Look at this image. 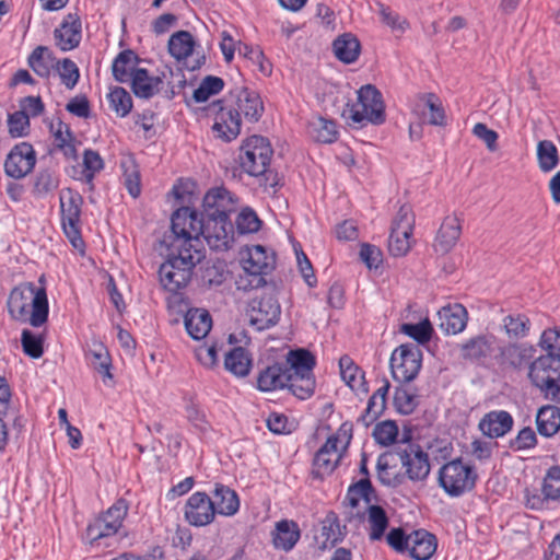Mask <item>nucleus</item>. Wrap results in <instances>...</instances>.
<instances>
[{
    "label": "nucleus",
    "instance_id": "35",
    "mask_svg": "<svg viewBox=\"0 0 560 560\" xmlns=\"http://www.w3.org/2000/svg\"><path fill=\"white\" fill-rule=\"evenodd\" d=\"M139 57L131 49L122 50L114 59L112 65L113 77L120 83H128L133 78L138 67Z\"/></svg>",
    "mask_w": 560,
    "mask_h": 560
},
{
    "label": "nucleus",
    "instance_id": "11",
    "mask_svg": "<svg viewBox=\"0 0 560 560\" xmlns=\"http://www.w3.org/2000/svg\"><path fill=\"white\" fill-rule=\"evenodd\" d=\"M128 505L125 500H117L102 516L94 520L86 528L90 544L115 535L127 515Z\"/></svg>",
    "mask_w": 560,
    "mask_h": 560
},
{
    "label": "nucleus",
    "instance_id": "26",
    "mask_svg": "<svg viewBox=\"0 0 560 560\" xmlns=\"http://www.w3.org/2000/svg\"><path fill=\"white\" fill-rule=\"evenodd\" d=\"M462 233L460 221L456 215H447L435 236L434 249L440 254L450 253L456 245Z\"/></svg>",
    "mask_w": 560,
    "mask_h": 560
},
{
    "label": "nucleus",
    "instance_id": "18",
    "mask_svg": "<svg viewBox=\"0 0 560 560\" xmlns=\"http://www.w3.org/2000/svg\"><path fill=\"white\" fill-rule=\"evenodd\" d=\"M249 310L250 323L262 330L277 324L280 316V305L271 295H264L252 300Z\"/></svg>",
    "mask_w": 560,
    "mask_h": 560
},
{
    "label": "nucleus",
    "instance_id": "49",
    "mask_svg": "<svg viewBox=\"0 0 560 560\" xmlns=\"http://www.w3.org/2000/svg\"><path fill=\"white\" fill-rule=\"evenodd\" d=\"M340 375L351 389H359L363 384L364 374L352 359L343 355L339 360Z\"/></svg>",
    "mask_w": 560,
    "mask_h": 560
},
{
    "label": "nucleus",
    "instance_id": "21",
    "mask_svg": "<svg viewBox=\"0 0 560 560\" xmlns=\"http://www.w3.org/2000/svg\"><path fill=\"white\" fill-rule=\"evenodd\" d=\"M56 46L61 51H69L80 45L82 23L77 13H68L60 25L54 31Z\"/></svg>",
    "mask_w": 560,
    "mask_h": 560
},
{
    "label": "nucleus",
    "instance_id": "32",
    "mask_svg": "<svg viewBox=\"0 0 560 560\" xmlns=\"http://www.w3.org/2000/svg\"><path fill=\"white\" fill-rule=\"evenodd\" d=\"M234 201L231 192L218 187L210 189L203 197V207L209 215L229 214L234 210Z\"/></svg>",
    "mask_w": 560,
    "mask_h": 560
},
{
    "label": "nucleus",
    "instance_id": "63",
    "mask_svg": "<svg viewBox=\"0 0 560 560\" xmlns=\"http://www.w3.org/2000/svg\"><path fill=\"white\" fill-rule=\"evenodd\" d=\"M21 342L24 352L34 358L37 359L42 357L43 354V338L40 336H37L33 334L32 331L24 329L22 331Z\"/></svg>",
    "mask_w": 560,
    "mask_h": 560
},
{
    "label": "nucleus",
    "instance_id": "56",
    "mask_svg": "<svg viewBox=\"0 0 560 560\" xmlns=\"http://www.w3.org/2000/svg\"><path fill=\"white\" fill-rule=\"evenodd\" d=\"M394 405L401 415H410L418 406V397L409 388L399 386L395 390Z\"/></svg>",
    "mask_w": 560,
    "mask_h": 560
},
{
    "label": "nucleus",
    "instance_id": "10",
    "mask_svg": "<svg viewBox=\"0 0 560 560\" xmlns=\"http://www.w3.org/2000/svg\"><path fill=\"white\" fill-rule=\"evenodd\" d=\"M422 351L418 345L405 343L396 348L390 357L394 380L400 383L413 381L420 372Z\"/></svg>",
    "mask_w": 560,
    "mask_h": 560
},
{
    "label": "nucleus",
    "instance_id": "8",
    "mask_svg": "<svg viewBox=\"0 0 560 560\" xmlns=\"http://www.w3.org/2000/svg\"><path fill=\"white\" fill-rule=\"evenodd\" d=\"M273 150L268 139L252 136L244 140L240 152V165L250 176L265 175L270 164Z\"/></svg>",
    "mask_w": 560,
    "mask_h": 560
},
{
    "label": "nucleus",
    "instance_id": "47",
    "mask_svg": "<svg viewBox=\"0 0 560 560\" xmlns=\"http://www.w3.org/2000/svg\"><path fill=\"white\" fill-rule=\"evenodd\" d=\"M368 522L370 525L369 537L371 540H380L383 538L388 527V517L384 509L380 505L370 504L368 506Z\"/></svg>",
    "mask_w": 560,
    "mask_h": 560
},
{
    "label": "nucleus",
    "instance_id": "40",
    "mask_svg": "<svg viewBox=\"0 0 560 560\" xmlns=\"http://www.w3.org/2000/svg\"><path fill=\"white\" fill-rule=\"evenodd\" d=\"M86 359L89 360L90 365L100 373L103 378H112L113 375L110 373V355L107 348L98 341H93L92 346L86 352Z\"/></svg>",
    "mask_w": 560,
    "mask_h": 560
},
{
    "label": "nucleus",
    "instance_id": "55",
    "mask_svg": "<svg viewBox=\"0 0 560 560\" xmlns=\"http://www.w3.org/2000/svg\"><path fill=\"white\" fill-rule=\"evenodd\" d=\"M108 101L110 108L120 117H126L132 109V98L124 88H114L108 94Z\"/></svg>",
    "mask_w": 560,
    "mask_h": 560
},
{
    "label": "nucleus",
    "instance_id": "37",
    "mask_svg": "<svg viewBox=\"0 0 560 560\" xmlns=\"http://www.w3.org/2000/svg\"><path fill=\"white\" fill-rule=\"evenodd\" d=\"M130 84L137 97L148 100L160 91L162 79L160 77L150 75L149 72L142 68L133 73Z\"/></svg>",
    "mask_w": 560,
    "mask_h": 560
},
{
    "label": "nucleus",
    "instance_id": "42",
    "mask_svg": "<svg viewBox=\"0 0 560 560\" xmlns=\"http://www.w3.org/2000/svg\"><path fill=\"white\" fill-rule=\"evenodd\" d=\"M501 328L509 339H522L529 334L530 320L525 314L511 313L502 318Z\"/></svg>",
    "mask_w": 560,
    "mask_h": 560
},
{
    "label": "nucleus",
    "instance_id": "52",
    "mask_svg": "<svg viewBox=\"0 0 560 560\" xmlns=\"http://www.w3.org/2000/svg\"><path fill=\"white\" fill-rule=\"evenodd\" d=\"M412 232L392 229L388 240V250L393 256H405L411 247Z\"/></svg>",
    "mask_w": 560,
    "mask_h": 560
},
{
    "label": "nucleus",
    "instance_id": "39",
    "mask_svg": "<svg viewBox=\"0 0 560 560\" xmlns=\"http://www.w3.org/2000/svg\"><path fill=\"white\" fill-rule=\"evenodd\" d=\"M167 47L176 60H187L195 51L196 40L188 31H178L170 37Z\"/></svg>",
    "mask_w": 560,
    "mask_h": 560
},
{
    "label": "nucleus",
    "instance_id": "31",
    "mask_svg": "<svg viewBox=\"0 0 560 560\" xmlns=\"http://www.w3.org/2000/svg\"><path fill=\"white\" fill-rule=\"evenodd\" d=\"M436 538L425 529L413 530L409 534L408 552L415 560H429L436 550Z\"/></svg>",
    "mask_w": 560,
    "mask_h": 560
},
{
    "label": "nucleus",
    "instance_id": "2",
    "mask_svg": "<svg viewBox=\"0 0 560 560\" xmlns=\"http://www.w3.org/2000/svg\"><path fill=\"white\" fill-rule=\"evenodd\" d=\"M167 259L160 266V282L165 290L177 293L190 281L192 270L203 257V250L167 248Z\"/></svg>",
    "mask_w": 560,
    "mask_h": 560
},
{
    "label": "nucleus",
    "instance_id": "41",
    "mask_svg": "<svg viewBox=\"0 0 560 560\" xmlns=\"http://www.w3.org/2000/svg\"><path fill=\"white\" fill-rule=\"evenodd\" d=\"M320 535L324 538L319 545L320 550L331 549L343 539L346 534L335 513H329L324 518Z\"/></svg>",
    "mask_w": 560,
    "mask_h": 560
},
{
    "label": "nucleus",
    "instance_id": "22",
    "mask_svg": "<svg viewBox=\"0 0 560 560\" xmlns=\"http://www.w3.org/2000/svg\"><path fill=\"white\" fill-rule=\"evenodd\" d=\"M535 352V348L527 343H508L500 348L495 359L504 369L522 370L530 365Z\"/></svg>",
    "mask_w": 560,
    "mask_h": 560
},
{
    "label": "nucleus",
    "instance_id": "29",
    "mask_svg": "<svg viewBox=\"0 0 560 560\" xmlns=\"http://www.w3.org/2000/svg\"><path fill=\"white\" fill-rule=\"evenodd\" d=\"M238 117L243 115L249 121H258L264 113V104L256 91L241 89L236 95L235 105Z\"/></svg>",
    "mask_w": 560,
    "mask_h": 560
},
{
    "label": "nucleus",
    "instance_id": "33",
    "mask_svg": "<svg viewBox=\"0 0 560 560\" xmlns=\"http://www.w3.org/2000/svg\"><path fill=\"white\" fill-rule=\"evenodd\" d=\"M211 499L215 514L232 516L236 514L240 509L238 495L234 490L224 485H215Z\"/></svg>",
    "mask_w": 560,
    "mask_h": 560
},
{
    "label": "nucleus",
    "instance_id": "14",
    "mask_svg": "<svg viewBox=\"0 0 560 560\" xmlns=\"http://www.w3.org/2000/svg\"><path fill=\"white\" fill-rule=\"evenodd\" d=\"M241 257L244 271L255 277V285L259 287L265 283L262 275L272 270L275 265L273 254H268L261 245H252L241 253Z\"/></svg>",
    "mask_w": 560,
    "mask_h": 560
},
{
    "label": "nucleus",
    "instance_id": "6",
    "mask_svg": "<svg viewBox=\"0 0 560 560\" xmlns=\"http://www.w3.org/2000/svg\"><path fill=\"white\" fill-rule=\"evenodd\" d=\"M358 100L349 109V118L353 124L382 125L385 121V105L381 92L372 84L361 86Z\"/></svg>",
    "mask_w": 560,
    "mask_h": 560
},
{
    "label": "nucleus",
    "instance_id": "30",
    "mask_svg": "<svg viewBox=\"0 0 560 560\" xmlns=\"http://www.w3.org/2000/svg\"><path fill=\"white\" fill-rule=\"evenodd\" d=\"M415 112L421 116L423 121L432 126L446 125V115L442 102L433 93L423 95L417 103Z\"/></svg>",
    "mask_w": 560,
    "mask_h": 560
},
{
    "label": "nucleus",
    "instance_id": "4",
    "mask_svg": "<svg viewBox=\"0 0 560 560\" xmlns=\"http://www.w3.org/2000/svg\"><path fill=\"white\" fill-rule=\"evenodd\" d=\"M477 480L478 471L475 465L460 457L445 463L438 471V483L451 498H459L470 492Z\"/></svg>",
    "mask_w": 560,
    "mask_h": 560
},
{
    "label": "nucleus",
    "instance_id": "44",
    "mask_svg": "<svg viewBox=\"0 0 560 560\" xmlns=\"http://www.w3.org/2000/svg\"><path fill=\"white\" fill-rule=\"evenodd\" d=\"M224 365L234 375L246 376L250 371L252 359L244 348L235 347L225 354Z\"/></svg>",
    "mask_w": 560,
    "mask_h": 560
},
{
    "label": "nucleus",
    "instance_id": "51",
    "mask_svg": "<svg viewBox=\"0 0 560 560\" xmlns=\"http://www.w3.org/2000/svg\"><path fill=\"white\" fill-rule=\"evenodd\" d=\"M224 88V81L214 75H207L194 91L192 97L197 103L208 101L212 95L219 94Z\"/></svg>",
    "mask_w": 560,
    "mask_h": 560
},
{
    "label": "nucleus",
    "instance_id": "17",
    "mask_svg": "<svg viewBox=\"0 0 560 560\" xmlns=\"http://www.w3.org/2000/svg\"><path fill=\"white\" fill-rule=\"evenodd\" d=\"M36 155L33 147L27 142H21L13 147L4 162L8 176L20 179L25 177L34 168Z\"/></svg>",
    "mask_w": 560,
    "mask_h": 560
},
{
    "label": "nucleus",
    "instance_id": "24",
    "mask_svg": "<svg viewBox=\"0 0 560 560\" xmlns=\"http://www.w3.org/2000/svg\"><path fill=\"white\" fill-rule=\"evenodd\" d=\"M439 327L446 335L462 332L467 325V310L458 303L446 305L438 312Z\"/></svg>",
    "mask_w": 560,
    "mask_h": 560
},
{
    "label": "nucleus",
    "instance_id": "50",
    "mask_svg": "<svg viewBox=\"0 0 560 560\" xmlns=\"http://www.w3.org/2000/svg\"><path fill=\"white\" fill-rule=\"evenodd\" d=\"M55 71H57L66 89L73 90L75 88L80 79V70L74 61L69 58L57 59Z\"/></svg>",
    "mask_w": 560,
    "mask_h": 560
},
{
    "label": "nucleus",
    "instance_id": "5",
    "mask_svg": "<svg viewBox=\"0 0 560 560\" xmlns=\"http://www.w3.org/2000/svg\"><path fill=\"white\" fill-rule=\"evenodd\" d=\"M315 364V357L306 349L291 350L287 354L284 365L292 378L290 392L299 399H307L314 394Z\"/></svg>",
    "mask_w": 560,
    "mask_h": 560
},
{
    "label": "nucleus",
    "instance_id": "38",
    "mask_svg": "<svg viewBox=\"0 0 560 560\" xmlns=\"http://www.w3.org/2000/svg\"><path fill=\"white\" fill-rule=\"evenodd\" d=\"M332 49L337 59L343 63H352L359 58L361 45L354 35L345 33L334 40Z\"/></svg>",
    "mask_w": 560,
    "mask_h": 560
},
{
    "label": "nucleus",
    "instance_id": "28",
    "mask_svg": "<svg viewBox=\"0 0 560 560\" xmlns=\"http://www.w3.org/2000/svg\"><path fill=\"white\" fill-rule=\"evenodd\" d=\"M513 418L505 410L490 411L483 416L479 423L481 432L491 438H501L511 431Z\"/></svg>",
    "mask_w": 560,
    "mask_h": 560
},
{
    "label": "nucleus",
    "instance_id": "36",
    "mask_svg": "<svg viewBox=\"0 0 560 560\" xmlns=\"http://www.w3.org/2000/svg\"><path fill=\"white\" fill-rule=\"evenodd\" d=\"M27 63L38 77L48 79L55 71L57 58L48 47L38 46L28 56Z\"/></svg>",
    "mask_w": 560,
    "mask_h": 560
},
{
    "label": "nucleus",
    "instance_id": "12",
    "mask_svg": "<svg viewBox=\"0 0 560 560\" xmlns=\"http://www.w3.org/2000/svg\"><path fill=\"white\" fill-rule=\"evenodd\" d=\"M208 115L213 116L212 131L215 138L224 142L236 139L241 132V117L233 105H224L222 101L208 107Z\"/></svg>",
    "mask_w": 560,
    "mask_h": 560
},
{
    "label": "nucleus",
    "instance_id": "53",
    "mask_svg": "<svg viewBox=\"0 0 560 560\" xmlns=\"http://www.w3.org/2000/svg\"><path fill=\"white\" fill-rule=\"evenodd\" d=\"M400 331L412 338L420 345L429 342L432 338L433 327L428 318L417 324L405 323L400 326Z\"/></svg>",
    "mask_w": 560,
    "mask_h": 560
},
{
    "label": "nucleus",
    "instance_id": "27",
    "mask_svg": "<svg viewBox=\"0 0 560 560\" xmlns=\"http://www.w3.org/2000/svg\"><path fill=\"white\" fill-rule=\"evenodd\" d=\"M11 390L4 377L0 376V451L4 448L8 442L7 419L13 417V425L20 431L23 428L21 418L10 405Z\"/></svg>",
    "mask_w": 560,
    "mask_h": 560
},
{
    "label": "nucleus",
    "instance_id": "16",
    "mask_svg": "<svg viewBox=\"0 0 560 560\" xmlns=\"http://www.w3.org/2000/svg\"><path fill=\"white\" fill-rule=\"evenodd\" d=\"M405 474L411 481H424L431 470L428 454L420 445L410 444L398 453Z\"/></svg>",
    "mask_w": 560,
    "mask_h": 560
},
{
    "label": "nucleus",
    "instance_id": "3",
    "mask_svg": "<svg viewBox=\"0 0 560 560\" xmlns=\"http://www.w3.org/2000/svg\"><path fill=\"white\" fill-rule=\"evenodd\" d=\"M202 219L196 210L188 207L177 209L171 218V231L165 234L163 244L167 248L203 250L200 236Z\"/></svg>",
    "mask_w": 560,
    "mask_h": 560
},
{
    "label": "nucleus",
    "instance_id": "58",
    "mask_svg": "<svg viewBox=\"0 0 560 560\" xmlns=\"http://www.w3.org/2000/svg\"><path fill=\"white\" fill-rule=\"evenodd\" d=\"M373 436L383 446L392 445L398 436V427L394 421H383L375 425Z\"/></svg>",
    "mask_w": 560,
    "mask_h": 560
},
{
    "label": "nucleus",
    "instance_id": "23",
    "mask_svg": "<svg viewBox=\"0 0 560 560\" xmlns=\"http://www.w3.org/2000/svg\"><path fill=\"white\" fill-rule=\"evenodd\" d=\"M291 374L284 362H275L262 369L257 376V388L261 392H273L282 388L290 390Z\"/></svg>",
    "mask_w": 560,
    "mask_h": 560
},
{
    "label": "nucleus",
    "instance_id": "1",
    "mask_svg": "<svg viewBox=\"0 0 560 560\" xmlns=\"http://www.w3.org/2000/svg\"><path fill=\"white\" fill-rule=\"evenodd\" d=\"M10 316L21 323L39 327L48 318V300L44 288L37 289L33 283L14 288L8 299Z\"/></svg>",
    "mask_w": 560,
    "mask_h": 560
},
{
    "label": "nucleus",
    "instance_id": "43",
    "mask_svg": "<svg viewBox=\"0 0 560 560\" xmlns=\"http://www.w3.org/2000/svg\"><path fill=\"white\" fill-rule=\"evenodd\" d=\"M538 432L544 436H552L560 429V409L555 406L541 407L536 416Z\"/></svg>",
    "mask_w": 560,
    "mask_h": 560
},
{
    "label": "nucleus",
    "instance_id": "25",
    "mask_svg": "<svg viewBox=\"0 0 560 560\" xmlns=\"http://www.w3.org/2000/svg\"><path fill=\"white\" fill-rule=\"evenodd\" d=\"M272 545L276 549L291 551L301 538L299 524L293 520H281L271 532Z\"/></svg>",
    "mask_w": 560,
    "mask_h": 560
},
{
    "label": "nucleus",
    "instance_id": "57",
    "mask_svg": "<svg viewBox=\"0 0 560 560\" xmlns=\"http://www.w3.org/2000/svg\"><path fill=\"white\" fill-rule=\"evenodd\" d=\"M542 493L549 499V500H560V467L559 466H552L548 469L542 487H541Z\"/></svg>",
    "mask_w": 560,
    "mask_h": 560
},
{
    "label": "nucleus",
    "instance_id": "45",
    "mask_svg": "<svg viewBox=\"0 0 560 560\" xmlns=\"http://www.w3.org/2000/svg\"><path fill=\"white\" fill-rule=\"evenodd\" d=\"M537 162L542 173H550L560 162L557 147L551 140H540L537 143Z\"/></svg>",
    "mask_w": 560,
    "mask_h": 560
},
{
    "label": "nucleus",
    "instance_id": "48",
    "mask_svg": "<svg viewBox=\"0 0 560 560\" xmlns=\"http://www.w3.org/2000/svg\"><path fill=\"white\" fill-rule=\"evenodd\" d=\"M51 130L55 138V143L57 148H59L66 158L75 159L77 158V149L73 144V135L70 130V127L62 121H58L56 127L51 125Z\"/></svg>",
    "mask_w": 560,
    "mask_h": 560
},
{
    "label": "nucleus",
    "instance_id": "46",
    "mask_svg": "<svg viewBox=\"0 0 560 560\" xmlns=\"http://www.w3.org/2000/svg\"><path fill=\"white\" fill-rule=\"evenodd\" d=\"M311 137L317 142L332 143L337 140L338 131L335 121L318 117L308 125Z\"/></svg>",
    "mask_w": 560,
    "mask_h": 560
},
{
    "label": "nucleus",
    "instance_id": "54",
    "mask_svg": "<svg viewBox=\"0 0 560 560\" xmlns=\"http://www.w3.org/2000/svg\"><path fill=\"white\" fill-rule=\"evenodd\" d=\"M373 487L370 479L362 478L349 487L346 501L351 508H357L361 499H363L370 505Z\"/></svg>",
    "mask_w": 560,
    "mask_h": 560
},
{
    "label": "nucleus",
    "instance_id": "13",
    "mask_svg": "<svg viewBox=\"0 0 560 560\" xmlns=\"http://www.w3.org/2000/svg\"><path fill=\"white\" fill-rule=\"evenodd\" d=\"M210 248L226 250L234 240V228L229 214L209 215L202 220V234Z\"/></svg>",
    "mask_w": 560,
    "mask_h": 560
},
{
    "label": "nucleus",
    "instance_id": "9",
    "mask_svg": "<svg viewBox=\"0 0 560 560\" xmlns=\"http://www.w3.org/2000/svg\"><path fill=\"white\" fill-rule=\"evenodd\" d=\"M61 224L65 234L73 245L79 248L83 245L81 237V208L83 205L82 196L71 188L62 189L59 195Z\"/></svg>",
    "mask_w": 560,
    "mask_h": 560
},
{
    "label": "nucleus",
    "instance_id": "19",
    "mask_svg": "<svg viewBox=\"0 0 560 560\" xmlns=\"http://www.w3.org/2000/svg\"><path fill=\"white\" fill-rule=\"evenodd\" d=\"M497 338L492 335H478L471 337L459 346V355L471 363L485 364L492 357Z\"/></svg>",
    "mask_w": 560,
    "mask_h": 560
},
{
    "label": "nucleus",
    "instance_id": "59",
    "mask_svg": "<svg viewBox=\"0 0 560 560\" xmlns=\"http://www.w3.org/2000/svg\"><path fill=\"white\" fill-rule=\"evenodd\" d=\"M376 469L377 479L382 485L387 487H397L401 483V477L394 471L393 467L389 466L386 455H381L377 458Z\"/></svg>",
    "mask_w": 560,
    "mask_h": 560
},
{
    "label": "nucleus",
    "instance_id": "60",
    "mask_svg": "<svg viewBox=\"0 0 560 560\" xmlns=\"http://www.w3.org/2000/svg\"><path fill=\"white\" fill-rule=\"evenodd\" d=\"M124 168L122 180L128 192L137 198L141 192L140 174L133 163H122Z\"/></svg>",
    "mask_w": 560,
    "mask_h": 560
},
{
    "label": "nucleus",
    "instance_id": "20",
    "mask_svg": "<svg viewBox=\"0 0 560 560\" xmlns=\"http://www.w3.org/2000/svg\"><path fill=\"white\" fill-rule=\"evenodd\" d=\"M338 436L331 435L316 452L313 459V475L317 478L330 475L342 457Z\"/></svg>",
    "mask_w": 560,
    "mask_h": 560
},
{
    "label": "nucleus",
    "instance_id": "7",
    "mask_svg": "<svg viewBox=\"0 0 560 560\" xmlns=\"http://www.w3.org/2000/svg\"><path fill=\"white\" fill-rule=\"evenodd\" d=\"M528 376L547 398L560 402V357L540 355L530 363Z\"/></svg>",
    "mask_w": 560,
    "mask_h": 560
},
{
    "label": "nucleus",
    "instance_id": "64",
    "mask_svg": "<svg viewBox=\"0 0 560 560\" xmlns=\"http://www.w3.org/2000/svg\"><path fill=\"white\" fill-rule=\"evenodd\" d=\"M540 346L547 352L546 355L560 357V329L545 330L540 338Z\"/></svg>",
    "mask_w": 560,
    "mask_h": 560
},
{
    "label": "nucleus",
    "instance_id": "34",
    "mask_svg": "<svg viewBox=\"0 0 560 560\" xmlns=\"http://www.w3.org/2000/svg\"><path fill=\"white\" fill-rule=\"evenodd\" d=\"M185 327L191 338L200 340L209 334L212 318L206 310L190 308L185 315Z\"/></svg>",
    "mask_w": 560,
    "mask_h": 560
},
{
    "label": "nucleus",
    "instance_id": "61",
    "mask_svg": "<svg viewBox=\"0 0 560 560\" xmlns=\"http://www.w3.org/2000/svg\"><path fill=\"white\" fill-rule=\"evenodd\" d=\"M260 220L252 209L242 210L235 220L236 229L238 233H254L260 228Z\"/></svg>",
    "mask_w": 560,
    "mask_h": 560
},
{
    "label": "nucleus",
    "instance_id": "62",
    "mask_svg": "<svg viewBox=\"0 0 560 560\" xmlns=\"http://www.w3.org/2000/svg\"><path fill=\"white\" fill-rule=\"evenodd\" d=\"M377 7L382 22L389 26L393 31L405 32L408 28L409 23L407 20L392 11L389 7L381 2H377Z\"/></svg>",
    "mask_w": 560,
    "mask_h": 560
},
{
    "label": "nucleus",
    "instance_id": "15",
    "mask_svg": "<svg viewBox=\"0 0 560 560\" xmlns=\"http://www.w3.org/2000/svg\"><path fill=\"white\" fill-rule=\"evenodd\" d=\"M184 516L188 524L196 527L211 524L215 517L212 499L206 492L192 493L184 506Z\"/></svg>",
    "mask_w": 560,
    "mask_h": 560
}]
</instances>
